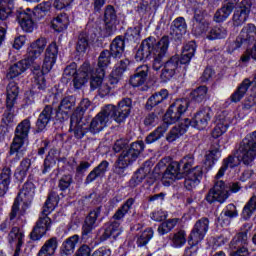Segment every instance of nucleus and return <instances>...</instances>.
<instances>
[{
  "instance_id": "obj_1",
  "label": "nucleus",
  "mask_w": 256,
  "mask_h": 256,
  "mask_svg": "<svg viewBox=\"0 0 256 256\" xmlns=\"http://www.w3.org/2000/svg\"><path fill=\"white\" fill-rule=\"evenodd\" d=\"M45 47H47V39L45 38H39L32 42L27 49L26 58L9 68L6 75L7 79H15V77H19V75L25 73L26 69H31L34 75L33 85L35 89L45 91L47 89V80L43 76V71H41V61H37L43 51H45Z\"/></svg>"
},
{
  "instance_id": "obj_2",
  "label": "nucleus",
  "mask_w": 256,
  "mask_h": 256,
  "mask_svg": "<svg viewBox=\"0 0 256 256\" xmlns=\"http://www.w3.org/2000/svg\"><path fill=\"white\" fill-rule=\"evenodd\" d=\"M168 49L169 36H163L156 44L155 38L149 37L142 41L136 52L135 59L136 61H147L152 55V67L154 71H159L163 67V58L167 55Z\"/></svg>"
},
{
  "instance_id": "obj_3",
  "label": "nucleus",
  "mask_w": 256,
  "mask_h": 256,
  "mask_svg": "<svg viewBox=\"0 0 256 256\" xmlns=\"http://www.w3.org/2000/svg\"><path fill=\"white\" fill-rule=\"evenodd\" d=\"M187 109H189V101L187 99H178L172 103L164 115L165 122L146 137V143L151 144L155 143V141H159L169 130V125L177 123V121L185 115Z\"/></svg>"
},
{
  "instance_id": "obj_4",
  "label": "nucleus",
  "mask_w": 256,
  "mask_h": 256,
  "mask_svg": "<svg viewBox=\"0 0 256 256\" xmlns=\"http://www.w3.org/2000/svg\"><path fill=\"white\" fill-rule=\"evenodd\" d=\"M144 150L145 143H143V141L133 142L129 149L123 150L114 164L115 175H118V177H124L125 169H127L129 165H133V163L139 159V155H141Z\"/></svg>"
},
{
  "instance_id": "obj_5",
  "label": "nucleus",
  "mask_w": 256,
  "mask_h": 256,
  "mask_svg": "<svg viewBox=\"0 0 256 256\" xmlns=\"http://www.w3.org/2000/svg\"><path fill=\"white\" fill-rule=\"evenodd\" d=\"M194 164L195 158H193V155L184 157L179 164L182 165L183 173L185 174L184 186L188 191L195 189L203 178V168L201 166L192 168Z\"/></svg>"
},
{
  "instance_id": "obj_6",
  "label": "nucleus",
  "mask_w": 256,
  "mask_h": 256,
  "mask_svg": "<svg viewBox=\"0 0 256 256\" xmlns=\"http://www.w3.org/2000/svg\"><path fill=\"white\" fill-rule=\"evenodd\" d=\"M31 131V118L22 120L15 129V137L10 147V155H17L23 157V153L27 151L25 148V139L29 137Z\"/></svg>"
},
{
  "instance_id": "obj_7",
  "label": "nucleus",
  "mask_w": 256,
  "mask_h": 256,
  "mask_svg": "<svg viewBox=\"0 0 256 256\" xmlns=\"http://www.w3.org/2000/svg\"><path fill=\"white\" fill-rule=\"evenodd\" d=\"M89 107H91V101L87 98L82 99L70 118V131H73L76 139H83L85 136L86 131L83 127L85 123L82 120Z\"/></svg>"
},
{
  "instance_id": "obj_8",
  "label": "nucleus",
  "mask_w": 256,
  "mask_h": 256,
  "mask_svg": "<svg viewBox=\"0 0 256 256\" xmlns=\"http://www.w3.org/2000/svg\"><path fill=\"white\" fill-rule=\"evenodd\" d=\"M91 75V66L88 62H85L80 70L77 72V64L72 63L64 69L63 77L73 79L75 89H81L82 85H85Z\"/></svg>"
},
{
  "instance_id": "obj_9",
  "label": "nucleus",
  "mask_w": 256,
  "mask_h": 256,
  "mask_svg": "<svg viewBox=\"0 0 256 256\" xmlns=\"http://www.w3.org/2000/svg\"><path fill=\"white\" fill-rule=\"evenodd\" d=\"M251 226L249 224H244L241 231L238 232L230 242V249H232V256H247L249 255V231Z\"/></svg>"
},
{
  "instance_id": "obj_10",
  "label": "nucleus",
  "mask_w": 256,
  "mask_h": 256,
  "mask_svg": "<svg viewBox=\"0 0 256 256\" xmlns=\"http://www.w3.org/2000/svg\"><path fill=\"white\" fill-rule=\"evenodd\" d=\"M256 41V26L254 24H247L240 31L239 36L229 46L230 51H237L242 45H251Z\"/></svg>"
},
{
  "instance_id": "obj_11",
  "label": "nucleus",
  "mask_w": 256,
  "mask_h": 256,
  "mask_svg": "<svg viewBox=\"0 0 256 256\" xmlns=\"http://www.w3.org/2000/svg\"><path fill=\"white\" fill-rule=\"evenodd\" d=\"M212 117L213 110L210 107H204L194 115L192 120L188 118L184 119V123H186V127L188 128L191 126L199 131H203V129H207Z\"/></svg>"
},
{
  "instance_id": "obj_12",
  "label": "nucleus",
  "mask_w": 256,
  "mask_h": 256,
  "mask_svg": "<svg viewBox=\"0 0 256 256\" xmlns=\"http://www.w3.org/2000/svg\"><path fill=\"white\" fill-rule=\"evenodd\" d=\"M207 231H209V218H201L199 219L193 226L191 233L188 237V243L191 247H195V245H199L205 236L207 235Z\"/></svg>"
},
{
  "instance_id": "obj_13",
  "label": "nucleus",
  "mask_w": 256,
  "mask_h": 256,
  "mask_svg": "<svg viewBox=\"0 0 256 256\" xmlns=\"http://www.w3.org/2000/svg\"><path fill=\"white\" fill-rule=\"evenodd\" d=\"M112 106H104L101 111L91 120L88 131L96 135V133H101L107 123H109V113H111Z\"/></svg>"
},
{
  "instance_id": "obj_14",
  "label": "nucleus",
  "mask_w": 256,
  "mask_h": 256,
  "mask_svg": "<svg viewBox=\"0 0 256 256\" xmlns=\"http://www.w3.org/2000/svg\"><path fill=\"white\" fill-rule=\"evenodd\" d=\"M229 198V190L227 189V185L222 180L217 181L214 187L208 192L206 196V201L208 203H225Z\"/></svg>"
},
{
  "instance_id": "obj_15",
  "label": "nucleus",
  "mask_w": 256,
  "mask_h": 256,
  "mask_svg": "<svg viewBox=\"0 0 256 256\" xmlns=\"http://www.w3.org/2000/svg\"><path fill=\"white\" fill-rule=\"evenodd\" d=\"M238 159L244 165H253L256 159V145L250 144L247 140H242L238 148Z\"/></svg>"
},
{
  "instance_id": "obj_16",
  "label": "nucleus",
  "mask_w": 256,
  "mask_h": 256,
  "mask_svg": "<svg viewBox=\"0 0 256 256\" xmlns=\"http://www.w3.org/2000/svg\"><path fill=\"white\" fill-rule=\"evenodd\" d=\"M59 53V47L57 46V42H51L45 50V57L42 65L43 77H45V73H49L53 69V65H55L57 61V55Z\"/></svg>"
},
{
  "instance_id": "obj_17",
  "label": "nucleus",
  "mask_w": 256,
  "mask_h": 256,
  "mask_svg": "<svg viewBox=\"0 0 256 256\" xmlns=\"http://www.w3.org/2000/svg\"><path fill=\"white\" fill-rule=\"evenodd\" d=\"M75 105H77V98L75 96L64 97L58 106V119L60 121H67L69 119V113L75 109Z\"/></svg>"
},
{
  "instance_id": "obj_18",
  "label": "nucleus",
  "mask_w": 256,
  "mask_h": 256,
  "mask_svg": "<svg viewBox=\"0 0 256 256\" xmlns=\"http://www.w3.org/2000/svg\"><path fill=\"white\" fill-rule=\"evenodd\" d=\"M51 229V218L49 216L39 217L36 225L30 233L32 241H39Z\"/></svg>"
},
{
  "instance_id": "obj_19",
  "label": "nucleus",
  "mask_w": 256,
  "mask_h": 256,
  "mask_svg": "<svg viewBox=\"0 0 256 256\" xmlns=\"http://www.w3.org/2000/svg\"><path fill=\"white\" fill-rule=\"evenodd\" d=\"M179 67V56H172L167 62L164 64V68L162 69L160 79L163 83H167V81H171L173 77H175V73L177 68Z\"/></svg>"
},
{
  "instance_id": "obj_20",
  "label": "nucleus",
  "mask_w": 256,
  "mask_h": 256,
  "mask_svg": "<svg viewBox=\"0 0 256 256\" xmlns=\"http://www.w3.org/2000/svg\"><path fill=\"white\" fill-rule=\"evenodd\" d=\"M53 115V107L46 105L37 118L35 133H43L47 129V125L53 121Z\"/></svg>"
},
{
  "instance_id": "obj_21",
  "label": "nucleus",
  "mask_w": 256,
  "mask_h": 256,
  "mask_svg": "<svg viewBox=\"0 0 256 256\" xmlns=\"http://www.w3.org/2000/svg\"><path fill=\"white\" fill-rule=\"evenodd\" d=\"M53 115V107L46 105L37 118L35 133H43L47 129V125L53 121Z\"/></svg>"
},
{
  "instance_id": "obj_22",
  "label": "nucleus",
  "mask_w": 256,
  "mask_h": 256,
  "mask_svg": "<svg viewBox=\"0 0 256 256\" xmlns=\"http://www.w3.org/2000/svg\"><path fill=\"white\" fill-rule=\"evenodd\" d=\"M99 215H101V207L95 208L94 210L90 211L89 214L86 216L82 225L83 237L91 235V233H93V229L97 227V219H99Z\"/></svg>"
},
{
  "instance_id": "obj_23",
  "label": "nucleus",
  "mask_w": 256,
  "mask_h": 256,
  "mask_svg": "<svg viewBox=\"0 0 256 256\" xmlns=\"http://www.w3.org/2000/svg\"><path fill=\"white\" fill-rule=\"evenodd\" d=\"M107 171H109V162L107 160H103L87 175L85 184L89 185L90 183H93V181H97V179H103L107 174Z\"/></svg>"
},
{
  "instance_id": "obj_24",
  "label": "nucleus",
  "mask_w": 256,
  "mask_h": 256,
  "mask_svg": "<svg viewBox=\"0 0 256 256\" xmlns=\"http://www.w3.org/2000/svg\"><path fill=\"white\" fill-rule=\"evenodd\" d=\"M101 231L100 241H107L111 237L117 239V236L121 235V224L117 221L107 222Z\"/></svg>"
},
{
  "instance_id": "obj_25",
  "label": "nucleus",
  "mask_w": 256,
  "mask_h": 256,
  "mask_svg": "<svg viewBox=\"0 0 256 256\" xmlns=\"http://www.w3.org/2000/svg\"><path fill=\"white\" fill-rule=\"evenodd\" d=\"M34 195L35 184H33V182H26L16 199L22 202L25 207H29V205H31V201H33Z\"/></svg>"
},
{
  "instance_id": "obj_26",
  "label": "nucleus",
  "mask_w": 256,
  "mask_h": 256,
  "mask_svg": "<svg viewBox=\"0 0 256 256\" xmlns=\"http://www.w3.org/2000/svg\"><path fill=\"white\" fill-rule=\"evenodd\" d=\"M20 205L21 200L15 198L9 213V221H15L16 223L23 225L26 222V220L23 218L25 215V209H27L29 206H25V204H23L22 209H20Z\"/></svg>"
},
{
  "instance_id": "obj_27",
  "label": "nucleus",
  "mask_w": 256,
  "mask_h": 256,
  "mask_svg": "<svg viewBox=\"0 0 256 256\" xmlns=\"http://www.w3.org/2000/svg\"><path fill=\"white\" fill-rule=\"evenodd\" d=\"M187 33V22L184 17L176 18L170 27V36L172 39H181Z\"/></svg>"
},
{
  "instance_id": "obj_28",
  "label": "nucleus",
  "mask_w": 256,
  "mask_h": 256,
  "mask_svg": "<svg viewBox=\"0 0 256 256\" xmlns=\"http://www.w3.org/2000/svg\"><path fill=\"white\" fill-rule=\"evenodd\" d=\"M17 13V19L22 31L25 33H33V31H35V22L33 21L31 14L25 11H18Z\"/></svg>"
},
{
  "instance_id": "obj_29",
  "label": "nucleus",
  "mask_w": 256,
  "mask_h": 256,
  "mask_svg": "<svg viewBox=\"0 0 256 256\" xmlns=\"http://www.w3.org/2000/svg\"><path fill=\"white\" fill-rule=\"evenodd\" d=\"M149 73V67L146 65L140 66L136 69V72L130 77V85L132 87H141L145 85L147 81V75Z\"/></svg>"
},
{
  "instance_id": "obj_30",
  "label": "nucleus",
  "mask_w": 256,
  "mask_h": 256,
  "mask_svg": "<svg viewBox=\"0 0 256 256\" xmlns=\"http://www.w3.org/2000/svg\"><path fill=\"white\" fill-rule=\"evenodd\" d=\"M104 23L108 35H111L115 29V23H117V12L115 11V7L111 5L106 6L104 10Z\"/></svg>"
},
{
  "instance_id": "obj_31",
  "label": "nucleus",
  "mask_w": 256,
  "mask_h": 256,
  "mask_svg": "<svg viewBox=\"0 0 256 256\" xmlns=\"http://www.w3.org/2000/svg\"><path fill=\"white\" fill-rule=\"evenodd\" d=\"M125 52V40L123 37H116L111 45L109 53L114 57V59H121L123 57V53Z\"/></svg>"
},
{
  "instance_id": "obj_32",
  "label": "nucleus",
  "mask_w": 256,
  "mask_h": 256,
  "mask_svg": "<svg viewBox=\"0 0 256 256\" xmlns=\"http://www.w3.org/2000/svg\"><path fill=\"white\" fill-rule=\"evenodd\" d=\"M169 98V91L167 89H162L159 92H155L150 96L146 103V109H152L157 107V105L163 103L166 99Z\"/></svg>"
},
{
  "instance_id": "obj_33",
  "label": "nucleus",
  "mask_w": 256,
  "mask_h": 256,
  "mask_svg": "<svg viewBox=\"0 0 256 256\" xmlns=\"http://www.w3.org/2000/svg\"><path fill=\"white\" fill-rule=\"evenodd\" d=\"M249 87H251V80L246 78L237 87L236 91L230 96V101H232V103H239V101L245 97L247 91H249Z\"/></svg>"
},
{
  "instance_id": "obj_34",
  "label": "nucleus",
  "mask_w": 256,
  "mask_h": 256,
  "mask_svg": "<svg viewBox=\"0 0 256 256\" xmlns=\"http://www.w3.org/2000/svg\"><path fill=\"white\" fill-rule=\"evenodd\" d=\"M9 185H11V168L4 167L0 173V197L9 191Z\"/></svg>"
},
{
  "instance_id": "obj_35",
  "label": "nucleus",
  "mask_w": 256,
  "mask_h": 256,
  "mask_svg": "<svg viewBox=\"0 0 256 256\" xmlns=\"http://www.w3.org/2000/svg\"><path fill=\"white\" fill-rule=\"evenodd\" d=\"M6 105L8 107H15V103H17V97H19V86L17 83L10 82L6 87Z\"/></svg>"
},
{
  "instance_id": "obj_36",
  "label": "nucleus",
  "mask_w": 256,
  "mask_h": 256,
  "mask_svg": "<svg viewBox=\"0 0 256 256\" xmlns=\"http://www.w3.org/2000/svg\"><path fill=\"white\" fill-rule=\"evenodd\" d=\"M151 172V168L149 167H141L139 168L135 174L132 176V178L129 181V187L132 189H135L138 185H141L143 183L144 179L147 177V174Z\"/></svg>"
},
{
  "instance_id": "obj_37",
  "label": "nucleus",
  "mask_w": 256,
  "mask_h": 256,
  "mask_svg": "<svg viewBox=\"0 0 256 256\" xmlns=\"http://www.w3.org/2000/svg\"><path fill=\"white\" fill-rule=\"evenodd\" d=\"M234 217H237V209L235 208V205L230 204L227 206L226 210H224L219 217L217 218V221L220 225H229L230 219H233Z\"/></svg>"
},
{
  "instance_id": "obj_38",
  "label": "nucleus",
  "mask_w": 256,
  "mask_h": 256,
  "mask_svg": "<svg viewBox=\"0 0 256 256\" xmlns=\"http://www.w3.org/2000/svg\"><path fill=\"white\" fill-rule=\"evenodd\" d=\"M249 17V4L246 5V7L243 6V4H240V7L234 12L233 15V22L236 27H239V25H243L245 21H247V18Z\"/></svg>"
},
{
  "instance_id": "obj_39",
  "label": "nucleus",
  "mask_w": 256,
  "mask_h": 256,
  "mask_svg": "<svg viewBox=\"0 0 256 256\" xmlns=\"http://www.w3.org/2000/svg\"><path fill=\"white\" fill-rule=\"evenodd\" d=\"M196 49L197 45L193 41L184 46L181 58L179 59L181 65H187V63L191 62V58L195 55Z\"/></svg>"
},
{
  "instance_id": "obj_40",
  "label": "nucleus",
  "mask_w": 256,
  "mask_h": 256,
  "mask_svg": "<svg viewBox=\"0 0 256 256\" xmlns=\"http://www.w3.org/2000/svg\"><path fill=\"white\" fill-rule=\"evenodd\" d=\"M187 124L185 122H181L179 126H174L171 131L166 136V141L169 143H173V141H177L181 135H185L187 133Z\"/></svg>"
},
{
  "instance_id": "obj_41",
  "label": "nucleus",
  "mask_w": 256,
  "mask_h": 256,
  "mask_svg": "<svg viewBox=\"0 0 256 256\" xmlns=\"http://www.w3.org/2000/svg\"><path fill=\"white\" fill-rule=\"evenodd\" d=\"M59 203V198L55 192H51L46 200L40 217H48V215L55 209V206Z\"/></svg>"
},
{
  "instance_id": "obj_42",
  "label": "nucleus",
  "mask_w": 256,
  "mask_h": 256,
  "mask_svg": "<svg viewBox=\"0 0 256 256\" xmlns=\"http://www.w3.org/2000/svg\"><path fill=\"white\" fill-rule=\"evenodd\" d=\"M57 238L53 237L47 240L38 252V256H52L57 251Z\"/></svg>"
},
{
  "instance_id": "obj_43",
  "label": "nucleus",
  "mask_w": 256,
  "mask_h": 256,
  "mask_svg": "<svg viewBox=\"0 0 256 256\" xmlns=\"http://www.w3.org/2000/svg\"><path fill=\"white\" fill-rule=\"evenodd\" d=\"M255 212H256V196L254 195L244 205L242 209L241 217L242 219H244V221H249V219L253 217Z\"/></svg>"
},
{
  "instance_id": "obj_44",
  "label": "nucleus",
  "mask_w": 256,
  "mask_h": 256,
  "mask_svg": "<svg viewBox=\"0 0 256 256\" xmlns=\"http://www.w3.org/2000/svg\"><path fill=\"white\" fill-rule=\"evenodd\" d=\"M179 162H172L170 163L164 174L163 179H169L170 181H176V179H181V173H179Z\"/></svg>"
},
{
  "instance_id": "obj_45",
  "label": "nucleus",
  "mask_w": 256,
  "mask_h": 256,
  "mask_svg": "<svg viewBox=\"0 0 256 256\" xmlns=\"http://www.w3.org/2000/svg\"><path fill=\"white\" fill-rule=\"evenodd\" d=\"M233 9H235V6L232 4H229V2L222 6L219 10L216 11L214 15V21L216 23H223L231 13H233Z\"/></svg>"
},
{
  "instance_id": "obj_46",
  "label": "nucleus",
  "mask_w": 256,
  "mask_h": 256,
  "mask_svg": "<svg viewBox=\"0 0 256 256\" xmlns=\"http://www.w3.org/2000/svg\"><path fill=\"white\" fill-rule=\"evenodd\" d=\"M31 168V159L25 158L21 161L19 167L16 169L14 173L15 179L17 181H24L25 177H27V172Z\"/></svg>"
},
{
  "instance_id": "obj_47",
  "label": "nucleus",
  "mask_w": 256,
  "mask_h": 256,
  "mask_svg": "<svg viewBox=\"0 0 256 256\" xmlns=\"http://www.w3.org/2000/svg\"><path fill=\"white\" fill-rule=\"evenodd\" d=\"M135 205V199L134 198H128L125 203L115 212L113 215V219L115 221H121L129 211H131V208Z\"/></svg>"
},
{
  "instance_id": "obj_48",
  "label": "nucleus",
  "mask_w": 256,
  "mask_h": 256,
  "mask_svg": "<svg viewBox=\"0 0 256 256\" xmlns=\"http://www.w3.org/2000/svg\"><path fill=\"white\" fill-rule=\"evenodd\" d=\"M112 55L109 53V50H104L100 53L98 58V68L96 71H100V75H105V69L111 65Z\"/></svg>"
},
{
  "instance_id": "obj_49",
  "label": "nucleus",
  "mask_w": 256,
  "mask_h": 256,
  "mask_svg": "<svg viewBox=\"0 0 256 256\" xmlns=\"http://www.w3.org/2000/svg\"><path fill=\"white\" fill-rule=\"evenodd\" d=\"M51 23L54 31H65L69 26V16L67 14H59Z\"/></svg>"
},
{
  "instance_id": "obj_50",
  "label": "nucleus",
  "mask_w": 256,
  "mask_h": 256,
  "mask_svg": "<svg viewBox=\"0 0 256 256\" xmlns=\"http://www.w3.org/2000/svg\"><path fill=\"white\" fill-rule=\"evenodd\" d=\"M25 234L21 232L19 227H13L8 235V241L11 244H16V247H23Z\"/></svg>"
},
{
  "instance_id": "obj_51",
  "label": "nucleus",
  "mask_w": 256,
  "mask_h": 256,
  "mask_svg": "<svg viewBox=\"0 0 256 256\" xmlns=\"http://www.w3.org/2000/svg\"><path fill=\"white\" fill-rule=\"evenodd\" d=\"M14 121H15V106L6 105V110L2 115L1 127H12Z\"/></svg>"
},
{
  "instance_id": "obj_52",
  "label": "nucleus",
  "mask_w": 256,
  "mask_h": 256,
  "mask_svg": "<svg viewBox=\"0 0 256 256\" xmlns=\"http://www.w3.org/2000/svg\"><path fill=\"white\" fill-rule=\"evenodd\" d=\"M106 107H112V109L109 112V119L111 117L114 119V121L118 124L125 123V120L127 117H129V114H126V112H123L121 110H118L117 106L113 104H108Z\"/></svg>"
},
{
  "instance_id": "obj_53",
  "label": "nucleus",
  "mask_w": 256,
  "mask_h": 256,
  "mask_svg": "<svg viewBox=\"0 0 256 256\" xmlns=\"http://www.w3.org/2000/svg\"><path fill=\"white\" fill-rule=\"evenodd\" d=\"M209 89L207 86H199L191 92L192 101L195 103H203L207 99Z\"/></svg>"
},
{
  "instance_id": "obj_54",
  "label": "nucleus",
  "mask_w": 256,
  "mask_h": 256,
  "mask_svg": "<svg viewBox=\"0 0 256 256\" xmlns=\"http://www.w3.org/2000/svg\"><path fill=\"white\" fill-rule=\"evenodd\" d=\"M177 223H179V219H169L165 222H162L158 227V233L159 235H167L170 231H173L175 229Z\"/></svg>"
},
{
  "instance_id": "obj_55",
  "label": "nucleus",
  "mask_w": 256,
  "mask_h": 256,
  "mask_svg": "<svg viewBox=\"0 0 256 256\" xmlns=\"http://www.w3.org/2000/svg\"><path fill=\"white\" fill-rule=\"evenodd\" d=\"M227 37V28L223 26H215L207 35V39L213 41L215 39H225Z\"/></svg>"
},
{
  "instance_id": "obj_56",
  "label": "nucleus",
  "mask_w": 256,
  "mask_h": 256,
  "mask_svg": "<svg viewBox=\"0 0 256 256\" xmlns=\"http://www.w3.org/2000/svg\"><path fill=\"white\" fill-rule=\"evenodd\" d=\"M173 247H183L187 243V233L185 230H179L171 236Z\"/></svg>"
},
{
  "instance_id": "obj_57",
  "label": "nucleus",
  "mask_w": 256,
  "mask_h": 256,
  "mask_svg": "<svg viewBox=\"0 0 256 256\" xmlns=\"http://www.w3.org/2000/svg\"><path fill=\"white\" fill-rule=\"evenodd\" d=\"M235 166V157L228 156L226 159L223 160L222 166L216 174V179H221V177L225 175V171H227L229 168L233 169V167Z\"/></svg>"
},
{
  "instance_id": "obj_58",
  "label": "nucleus",
  "mask_w": 256,
  "mask_h": 256,
  "mask_svg": "<svg viewBox=\"0 0 256 256\" xmlns=\"http://www.w3.org/2000/svg\"><path fill=\"white\" fill-rule=\"evenodd\" d=\"M151 239H153V229L148 228L138 236L136 245L138 247H145V245H147Z\"/></svg>"
},
{
  "instance_id": "obj_59",
  "label": "nucleus",
  "mask_w": 256,
  "mask_h": 256,
  "mask_svg": "<svg viewBox=\"0 0 256 256\" xmlns=\"http://www.w3.org/2000/svg\"><path fill=\"white\" fill-rule=\"evenodd\" d=\"M79 243V235H73L69 237L62 245L64 253L69 255V253H73L75 251V245Z\"/></svg>"
},
{
  "instance_id": "obj_60",
  "label": "nucleus",
  "mask_w": 256,
  "mask_h": 256,
  "mask_svg": "<svg viewBox=\"0 0 256 256\" xmlns=\"http://www.w3.org/2000/svg\"><path fill=\"white\" fill-rule=\"evenodd\" d=\"M89 49V37L85 33H80L76 43V51L78 53H85Z\"/></svg>"
},
{
  "instance_id": "obj_61",
  "label": "nucleus",
  "mask_w": 256,
  "mask_h": 256,
  "mask_svg": "<svg viewBox=\"0 0 256 256\" xmlns=\"http://www.w3.org/2000/svg\"><path fill=\"white\" fill-rule=\"evenodd\" d=\"M90 86L92 90L99 89L103 83V77H105V74L101 75V71L96 70L95 74L93 75V71L91 70L90 76Z\"/></svg>"
},
{
  "instance_id": "obj_62",
  "label": "nucleus",
  "mask_w": 256,
  "mask_h": 256,
  "mask_svg": "<svg viewBox=\"0 0 256 256\" xmlns=\"http://www.w3.org/2000/svg\"><path fill=\"white\" fill-rule=\"evenodd\" d=\"M133 105V101L130 98H124L119 103L116 109L126 113L127 115H131V107Z\"/></svg>"
},
{
  "instance_id": "obj_63",
  "label": "nucleus",
  "mask_w": 256,
  "mask_h": 256,
  "mask_svg": "<svg viewBox=\"0 0 256 256\" xmlns=\"http://www.w3.org/2000/svg\"><path fill=\"white\" fill-rule=\"evenodd\" d=\"M228 128H229V125H227L223 122H218L212 131V137L214 139H219V137H221V135H223L224 133H227Z\"/></svg>"
},
{
  "instance_id": "obj_64",
  "label": "nucleus",
  "mask_w": 256,
  "mask_h": 256,
  "mask_svg": "<svg viewBox=\"0 0 256 256\" xmlns=\"http://www.w3.org/2000/svg\"><path fill=\"white\" fill-rule=\"evenodd\" d=\"M221 157V151H219V148H215L209 151V153L206 154V161L209 163V165H215V161H219V158Z\"/></svg>"
}]
</instances>
